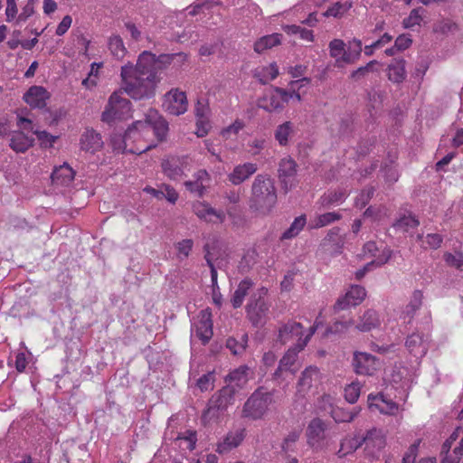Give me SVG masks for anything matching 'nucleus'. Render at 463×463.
<instances>
[{
	"label": "nucleus",
	"instance_id": "57",
	"mask_svg": "<svg viewBox=\"0 0 463 463\" xmlns=\"http://www.w3.org/2000/svg\"><path fill=\"white\" fill-rule=\"evenodd\" d=\"M345 43L340 39H334L329 43L330 55L338 58L345 51Z\"/></svg>",
	"mask_w": 463,
	"mask_h": 463
},
{
	"label": "nucleus",
	"instance_id": "20",
	"mask_svg": "<svg viewBox=\"0 0 463 463\" xmlns=\"http://www.w3.org/2000/svg\"><path fill=\"white\" fill-rule=\"evenodd\" d=\"M194 213L197 217L206 222H212L213 217H216L220 222L225 219V214L222 211H216L209 203L197 202L193 205Z\"/></svg>",
	"mask_w": 463,
	"mask_h": 463
},
{
	"label": "nucleus",
	"instance_id": "37",
	"mask_svg": "<svg viewBox=\"0 0 463 463\" xmlns=\"http://www.w3.org/2000/svg\"><path fill=\"white\" fill-rule=\"evenodd\" d=\"M294 132V126L290 121H286L277 127L274 132V137L280 146L288 144L289 137Z\"/></svg>",
	"mask_w": 463,
	"mask_h": 463
},
{
	"label": "nucleus",
	"instance_id": "17",
	"mask_svg": "<svg viewBox=\"0 0 463 463\" xmlns=\"http://www.w3.org/2000/svg\"><path fill=\"white\" fill-rule=\"evenodd\" d=\"M48 99L49 93L42 86H32L24 95V100L32 108H44Z\"/></svg>",
	"mask_w": 463,
	"mask_h": 463
},
{
	"label": "nucleus",
	"instance_id": "30",
	"mask_svg": "<svg viewBox=\"0 0 463 463\" xmlns=\"http://www.w3.org/2000/svg\"><path fill=\"white\" fill-rule=\"evenodd\" d=\"M362 447L361 437L354 435V437L345 436L340 441V448L336 452L338 458H342L349 454L354 453Z\"/></svg>",
	"mask_w": 463,
	"mask_h": 463
},
{
	"label": "nucleus",
	"instance_id": "25",
	"mask_svg": "<svg viewBox=\"0 0 463 463\" xmlns=\"http://www.w3.org/2000/svg\"><path fill=\"white\" fill-rule=\"evenodd\" d=\"M405 63L404 59L392 60L387 67L389 80L394 83H402L406 79Z\"/></svg>",
	"mask_w": 463,
	"mask_h": 463
},
{
	"label": "nucleus",
	"instance_id": "14",
	"mask_svg": "<svg viewBox=\"0 0 463 463\" xmlns=\"http://www.w3.org/2000/svg\"><path fill=\"white\" fill-rule=\"evenodd\" d=\"M303 326L300 323L296 321H288L279 327L277 341L281 345H286L298 337V343L302 342Z\"/></svg>",
	"mask_w": 463,
	"mask_h": 463
},
{
	"label": "nucleus",
	"instance_id": "44",
	"mask_svg": "<svg viewBox=\"0 0 463 463\" xmlns=\"http://www.w3.org/2000/svg\"><path fill=\"white\" fill-rule=\"evenodd\" d=\"M175 247L177 250V259L179 260H184L189 257L194 247V241L191 239H184L176 242Z\"/></svg>",
	"mask_w": 463,
	"mask_h": 463
},
{
	"label": "nucleus",
	"instance_id": "35",
	"mask_svg": "<svg viewBox=\"0 0 463 463\" xmlns=\"http://www.w3.org/2000/svg\"><path fill=\"white\" fill-rule=\"evenodd\" d=\"M162 168L164 174L173 180L180 178L184 174L180 162L177 158L173 157L164 160L162 162Z\"/></svg>",
	"mask_w": 463,
	"mask_h": 463
},
{
	"label": "nucleus",
	"instance_id": "54",
	"mask_svg": "<svg viewBox=\"0 0 463 463\" xmlns=\"http://www.w3.org/2000/svg\"><path fill=\"white\" fill-rule=\"evenodd\" d=\"M420 443V439H418L409 447L407 452L402 458V463H415Z\"/></svg>",
	"mask_w": 463,
	"mask_h": 463
},
{
	"label": "nucleus",
	"instance_id": "38",
	"mask_svg": "<svg viewBox=\"0 0 463 463\" xmlns=\"http://www.w3.org/2000/svg\"><path fill=\"white\" fill-rule=\"evenodd\" d=\"M345 198L346 194L343 191H330L320 197L319 203L322 208L328 209L342 203Z\"/></svg>",
	"mask_w": 463,
	"mask_h": 463
},
{
	"label": "nucleus",
	"instance_id": "40",
	"mask_svg": "<svg viewBox=\"0 0 463 463\" xmlns=\"http://www.w3.org/2000/svg\"><path fill=\"white\" fill-rule=\"evenodd\" d=\"M342 218V214L339 212H328L317 216L313 223L311 224L312 229H318L329 225Z\"/></svg>",
	"mask_w": 463,
	"mask_h": 463
},
{
	"label": "nucleus",
	"instance_id": "61",
	"mask_svg": "<svg viewBox=\"0 0 463 463\" xmlns=\"http://www.w3.org/2000/svg\"><path fill=\"white\" fill-rule=\"evenodd\" d=\"M411 43L412 40L410 37L402 34L396 38L394 45L398 51H403L408 49Z\"/></svg>",
	"mask_w": 463,
	"mask_h": 463
},
{
	"label": "nucleus",
	"instance_id": "55",
	"mask_svg": "<svg viewBox=\"0 0 463 463\" xmlns=\"http://www.w3.org/2000/svg\"><path fill=\"white\" fill-rule=\"evenodd\" d=\"M184 186L186 190L198 197H202L203 195L205 187L201 181H186L184 183Z\"/></svg>",
	"mask_w": 463,
	"mask_h": 463
},
{
	"label": "nucleus",
	"instance_id": "5",
	"mask_svg": "<svg viewBox=\"0 0 463 463\" xmlns=\"http://www.w3.org/2000/svg\"><path fill=\"white\" fill-rule=\"evenodd\" d=\"M237 389L232 384H227L220 391L214 393L207 403V408L203 411L202 420L204 424L207 422L217 420L233 404Z\"/></svg>",
	"mask_w": 463,
	"mask_h": 463
},
{
	"label": "nucleus",
	"instance_id": "15",
	"mask_svg": "<svg viewBox=\"0 0 463 463\" xmlns=\"http://www.w3.org/2000/svg\"><path fill=\"white\" fill-rule=\"evenodd\" d=\"M366 297V290L359 285L352 286L343 298H340L335 304V310H344L350 306H358Z\"/></svg>",
	"mask_w": 463,
	"mask_h": 463
},
{
	"label": "nucleus",
	"instance_id": "6",
	"mask_svg": "<svg viewBox=\"0 0 463 463\" xmlns=\"http://www.w3.org/2000/svg\"><path fill=\"white\" fill-rule=\"evenodd\" d=\"M267 288H260L254 292L246 306L247 317L252 326L259 327L262 326L268 317L269 305L267 302L266 295Z\"/></svg>",
	"mask_w": 463,
	"mask_h": 463
},
{
	"label": "nucleus",
	"instance_id": "22",
	"mask_svg": "<svg viewBox=\"0 0 463 463\" xmlns=\"http://www.w3.org/2000/svg\"><path fill=\"white\" fill-rule=\"evenodd\" d=\"M101 136L93 129H86L80 137L81 149L94 153L102 147Z\"/></svg>",
	"mask_w": 463,
	"mask_h": 463
},
{
	"label": "nucleus",
	"instance_id": "3",
	"mask_svg": "<svg viewBox=\"0 0 463 463\" xmlns=\"http://www.w3.org/2000/svg\"><path fill=\"white\" fill-rule=\"evenodd\" d=\"M275 390L269 391L264 386L258 387L246 400L241 410V418L250 420H261L274 402Z\"/></svg>",
	"mask_w": 463,
	"mask_h": 463
},
{
	"label": "nucleus",
	"instance_id": "31",
	"mask_svg": "<svg viewBox=\"0 0 463 463\" xmlns=\"http://www.w3.org/2000/svg\"><path fill=\"white\" fill-rule=\"evenodd\" d=\"M372 399L381 402L382 404L370 402L369 407L375 406L383 414L394 415L398 411V404L392 400H387L383 393H378L376 396L369 395L368 400Z\"/></svg>",
	"mask_w": 463,
	"mask_h": 463
},
{
	"label": "nucleus",
	"instance_id": "12",
	"mask_svg": "<svg viewBox=\"0 0 463 463\" xmlns=\"http://www.w3.org/2000/svg\"><path fill=\"white\" fill-rule=\"evenodd\" d=\"M352 366L356 374L373 375L377 370V358L371 354L355 351L353 354Z\"/></svg>",
	"mask_w": 463,
	"mask_h": 463
},
{
	"label": "nucleus",
	"instance_id": "48",
	"mask_svg": "<svg viewBox=\"0 0 463 463\" xmlns=\"http://www.w3.org/2000/svg\"><path fill=\"white\" fill-rule=\"evenodd\" d=\"M349 7L350 5H347L346 4L336 2L328 7L325 13H323V16L341 17L348 11Z\"/></svg>",
	"mask_w": 463,
	"mask_h": 463
},
{
	"label": "nucleus",
	"instance_id": "47",
	"mask_svg": "<svg viewBox=\"0 0 463 463\" xmlns=\"http://www.w3.org/2000/svg\"><path fill=\"white\" fill-rule=\"evenodd\" d=\"M423 9L421 7L414 8L411 11L408 17L403 19L402 25L404 28H411L414 25H419L422 21L421 12Z\"/></svg>",
	"mask_w": 463,
	"mask_h": 463
},
{
	"label": "nucleus",
	"instance_id": "10",
	"mask_svg": "<svg viewBox=\"0 0 463 463\" xmlns=\"http://www.w3.org/2000/svg\"><path fill=\"white\" fill-rule=\"evenodd\" d=\"M361 441L366 456L376 458L386 446V435L382 429L372 428L361 437Z\"/></svg>",
	"mask_w": 463,
	"mask_h": 463
},
{
	"label": "nucleus",
	"instance_id": "34",
	"mask_svg": "<svg viewBox=\"0 0 463 463\" xmlns=\"http://www.w3.org/2000/svg\"><path fill=\"white\" fill-rule=\"evenodd\" d=\"M422 291L416 289L412 292L411 300L403 311L404 318L408 317V323L411 321L417 311L420 308L422 305Z\"/></svg>",
	"mask_w": 463,
	"mask_h": 463
},
{
	"label": "nucleus",
	"instance_id": "28",
	"mask_svg": "<svg viewBox=\"0 0 463 463\" xmlns=\"http://www.w3.org/2000/svg\"><path fill=\"white\" fill-rule=\"evenodd\" d=\"M195 336L206 345L213 336V322L210 316L203 315L195 326Z\"/></svg>",
	"mask_w": 463,
	"mask_h": 463
},
{
	"label": "nucleus",
	"instance_id": "27",
	"mask_svg": "<svg viewBox=\"0 0 463 463\" xmlns=\"http://www.w3.org/2000/svg\"><path fill=\"white\" fill-rule=\"evenodd\" d=\"M33 138L22 131H14L10 138V147L17 153H24L33 145Z\"/></svg>",
	"mask_w": 463,
	"mask_h": 463
},
{
	"label": "nucleus",
	"instance_id": "58",
	"mask_svg": "<svg viewBox=\"0 0 463 463\" xmlns=\"http://www.w3.org/2000/svg\"><path fill=\"white\" fill-rule=\"evenodd\" d=\"M214 382V376L213 373H208L202 375L196 383V385L200 388L201 391H207L213 387Z\"/></svg>",
	"mask_w": 463,
	"mask_h": 463
},
{
	"label": "nucleus",
	"instance_id": "56",
	"mask_svg": "<svg viewBox=\"0 0 463 463\" xmlns=\"http://www.w3.org/2000/svg\"><path fill=\"white\" fill-rule=\"evenodd\" d=\"M33 133L37 136L39 141L41 142V146L44 147H51L57 139V137L51 135L47 131L35 130Z\"/></svg>",
	"mask_w": 463,
	"mask_h": 463
},
{
	"label": "nucleus",
	"instance_id": "53",
	"mask_svg": "<svg viewBox=\"0 0 463 463\" xmlns=\"http://www.w3.org/2000/svg\"><path fill=\"white\" fill-rule=\"evenodd\" d=\"M374 191V187L373 186L362 190L360 194L355 199V205L359 208H364L373 197Z\"/></svg>",
	"mask_w": 463,
	"mask_h": 463
},
{
	"label": "nucleus",
	"instance_id": "42",
	"mask_svg": "<svg viewBox=\"0 0 463 463\" xmlns=\"http://www.w3.org/2000/svg\"><path fill=\"white\" fill-rule=\"evenodd\" d=\"M359 410L354 409L353 411H347L343 408H334L331 410V417L337 423L351 422L358 415Z\"/></svg>",
	"mask_w": 463,
	"mask_h": 463
},
{
	"label": "nucleus",
	"instance_id": "1",
	"mask_svg": "<svg viewBox=\"0 0 463 463\" xmlns=\"http://www.w3.org/2000/svg\"><path fill=\"white\" fill-rule=\"evenodd\" d=\"M187 60L184 52L156 55L149 51L142 52L134 65L128 62L121 67V87L131 99L135 100L148 99L155 96L160 74L170 64L182 65Z\"/></svg>",
	"mask_w": 463,
	"mask_h": 463
},
{
	"label": "nucleus",
	"instance_id": "19",
	"mask_svg": "<svg viewBox=\"0 0 463 463\" xmlns=\"http://www.w3.org/2000/svg\"><path fill=\"white\" fill-rule=\"evenodd\" d=\"M326 430V425L321 419L315 418L311 420L307 428L308 444L315 446L324 439Z\"/></svg>",
	"mask_w": 463,
	"mask_h": 463
},
{
	"label": "nucleus",
	"instance_id": "50",
	"mask_svg": "<svg viewBox=\"0 0 463 463\" xmlns=\"http://www.w3.org/2000/svg\"><path fill=\"white\" fill-rule=\"evenodd\" d=\"M443 241V237L439 233H429L425 237V241H423V244H421V247L424 249L430 248L432 250L439 249Z\"/></svg>",
	"mask_w": 463,
	"mask_h": 463
},
{
	"label": "nucleus",
	"instance_id": "29",
	"mask_svg": "<svg viewBox=\"0 0 463 463\" xmlns=\"http://www.w3.org/2000/svg\"><path fill=\"white\" fill-rule=\"evenodd\" d=\"M379 326L380 318L377 312L373 309H368L360 317L356 328L362 332H368Z\"/></svg>",
	"mask_w": 463,
	"mask_h": 463
},
{
	"label": "nucleus",
	"instance_id": "64",
	"mask_svg": "<svg viewBox=\"0 0 463 463\" xmlns=\"http://www.w3.org/2000/svg\"><path fill=\"white\" fill-rule=\"evenodd\" d=\"M34 14V5L27 3L23 8L21 14L18 15L17 22H25L30 16Z\"/></svg>",
	"mask_w": 463,
	"mask_h": 463
},
{
	"label": "nucleus",
	"instance_id": "60",
	"mask_svg": "<svg viewBox=\"0 0 463 463\" xmlns=\"http://www.w3.org/2000/svg\"><path fill=\"white\" fill-rule=\"evenodd\" d=\"M209 109L207 106L198 101L195 106V116L197 118L196 125L204 124V119H207Z\"/></svg>",
	"mask_w": 463,
	"mask_h": 463
},
{
	"label": "nucleus",
	"instance_id": "7",
	"mask_svg": "<svg viewBox=\"0 0 463 463\" xmlns=\"http://www.w3.org/2000/svg\"><path fill=\"white\" fill-rule=\"evenodd\" d=\"M123 90L114 91L101 114V120L106 123H111L116 119H122L128 116L131 108L129 99L121 97Z\"/></svg>",
	"mask_w": 463,
	"mask_h": 463
},
{
	"label": "nucleus",
	"instance_id": "62",
	"mask_svg": "<svg viewBox=\"0 0 463 463\" xmlns=\"http://www.w3.org/2000/svg\"><path fill=\"white\" fill-rule=\"evenodd\" d=\"M71 17L70 15H65L57 26L56 34L59 36L63 35L71 27Z\"/></svg>",
	"mask_w": 463,
	"mask_h": 463
},
{
	"label": "nucleus",
	"instance_id": "41",
	"mask_svg": "<svg viewBox=\"0 0 463 463\" xmlns=\"http://www.w3.org/2000/svg\"><path fill=\"white\" fill-rule=\"evenodd\" d=\"M108 45L111 54L118 60L123 59L128 52L123 40L119 35L110 36Z\"/></svg>",
	"mask_w": 463,
	"mask_h": 463
},
{
	"label": "nucleus",
	"instance_id": "13",
	"mask_svg": "<svg viewBox=\"0 0 463 463\" xmlns=\"http://www.w3.org/2000/svg\"><path fill=\"white\" fill-rule=\"evenodd\" d=\"M297 167L296 161L291 157H284L279 161L278 177L285 193H288L295 185L294 179L297 175Z\"/></svg>",
	"mask_w": 463,
	"mask_h": 463
},
{
	"label": "nucleus",
	"instance_id": "43",
	"mask_svg": "<svg viewBox=\"0 0 463 463\" xmlns=\"http://www.w3.org/2000/svg\"><path fill=\"white\" fill-rule=\"evenodd\" d=\"M420 224L419 220L410 213L400 217L394 223L393 227L403 232H408L411 228H415Z\"/></svg>",
	"mask_w": 463,
	"mask_h": 463
},
{
	"label": "nucleus",
	"instance_id": "32",
	"mask_svg": "<svg viewBox=\"0 0 463 463\" xmlns=\"http://www.w3.org/2000/svg\"><path fill=\"white\" fill-rule=\"evenodd\" d=\"M282 34L280 33H272L269 35H264L258 39L254 43V51L257 53H262L267 50H269L277 45H279L282 41Z\"/></svg>",
	"mask_w": 463,
	"mask_h": 463
},
{
	"label": "nucleus",
	"instance_id": "51",
	"mask_svg": "<svg viewBox=\"0 0 463 463\" xmlns=\"http://www.w3.org/2000/svg\"><path fill=\"white\" fill-rule=\"evenodd\" d=\"M352 325L353 319L336 320L332 326L326 329V334H340L345 332Z\"/></svg>",
	"mask_w": 463,
	"mask_h": 463
},
{
	"label": "nucleus",
	"instance_id": "46",
	"mask_svg": "<svg viewBox=\"0 0 463 463\" xmlns=\"http://www.w3.org/2000/svg\"><path fill=\"white\" fill-rule=\"evenodd\" d=\"M361 392V384L359 382H354L345 388V398L349 403L357 402Z\"/></svg>",
	"mask_w": 463,
	"mask_h": 463
},
{
	"label": "nucleus",
	"instance_id": "16",
	"mask_svg": "<svg viewBox=\"0 0 463 463\" xmlns=\"http://www.w3.org/2000/svg\"><path fill=\"white\" fill-rule=\"evenodd\" d=\"M258 170L257 165L247 162L236 165L232 172L228 175V180L234 185H239L248 180Z\"/></svg>",
	"mask_w": 463,
	"mask_h": 463
},
{
	"label": "nucleus",
	"instance_id": "49",
	"mask_svg": "<svg viewBox=\"0 0 463 463\" xmlns=\"http://www.w3.org/2000/svg\"><path fill=\"white\" fill-rule=\"evenodd\" d=\"M378 64V61L375 60H373L369 61L365 66L359 67L357 70L354 71L350 78L354 80H359L363 78H364L369 72L374 71V65Z\"/></svg>",
	"mask_w": 463,
	"mask_h": 463
},
{
	"label": "nucleus",
	"instance_id": "39",
	"mask_svg": "<svg viewBox=\"0 0 463 463\" xmlns=\"http://www.w3.org/2000/svg\"><path fill=\"white\" fill-rule=\"evenodd\" d=\"M307 222L306 215L302 214L293 221L289 228H288L281 235L280 240H290L295 238L303 230Z\"/></svg>",
	"mask_w": 463,
	"mask_h": 463
},
{
	"label": "nucleus",
	"instance_id": "24",
	"mask_svg": "<svg viewBox=\"0 0 463 463\" xmlns=\"http://www.w3.org/2000/svg\"><path fill=\"white\" fill-rule=\"evenodd\" d=\"M245 438V429H239L235 431L229 432L223 441L218 445L217 451L219 453L227 452L237 448Z\"/></svg>",
	"mask_w": 463,
	"mask_h": 463
},
{
	"label": "nucleus",
	"instance_id": "63",
	"mask_svg": "<svg viewBox=\"0 0 463 463\" xmlns=\"http://www.w3.org/2000/svg\"><path fill=\"white\" fill-rule=\"evenodd\" d=\"M6 9H5V15H6V21H11L15 17L17 14V6L15 0H6Z\"/></svg>",
	"mask_w": 463,
	"mask_h": 463
},
{
	"label": "nucleus",
	"instance_id": "52",
	"mask_svg": "<svg viewBox=\"0 0 463 463\" xmlns=\"http://www.w3.org/2000/svg\"><path fill=\"white\" fill-rule=\"evenodd\" d=\"M443 259L450 267L460 269L463 266V253L457 252L453 254L450 252H445Z\"/></svg>",
	"mask_w": 463,
	"mask_h": 463
},
{
	"label": "nucleus",
	"instance_id": "11",
	"mask_svg": "<svg viewBox=\"0 0 463 463\" xmlns=\"http://www.w3.org/2000/svg\"><path fill=\"white\" fill-rule=\"evenodd\" d=\"M163 106L171 115L184 114L188 106L185 92L180 91L178 89L171 90L165 94Z\"/></svg>",
	"mask_w": 463,
	"mask_h": 463
},
{
	"label": "nucleus",
	"instance_id": "45",
	"mask_svg": "<svg viewBox=\"0 0 463 463\" xmlns=\"http://www.w3.org/2000/svg\"><path fill=\"white\" fill-rule=\"evenodd\" d=\"M248 341V335H242L241 337V341L233 337H230L226 341V347L230 349V351L233 354H240L245 351Z\"/></svg>",
	"mask_w": 463,
	"mask_h": 463
},
{
	"label": "nucleus",
	"instance_id": "21",
	"mask_svg": "<svg viewBox=\"0 0 463 463\" xmlns=\"http://www.w3.org/2000/svg\"><path fill=\"white\" fill-rule=\"evenodd\" d=\"M74 176V170L68 164H63L55 167L51 178L53 184L66 186L73 181Z\"/></svg>",
	"mask_w": 463,
	"mask_h": 463
},
{
	"label": "nucleus",
	"instance_id": "4",
	"mask_svg": "<svg viewBox=\"0 0 463 463\" xmlns=\"http://www.w3.org/2000/svg\"><path fill=\"white\" fill-rule=\"evenodd\" d=\"M154 132L158 140L163 141L168 132L167 121L159 116L156 111H150L146 116V120H137L134 122L125 132L123 141L125 147L127 146L128 140L135 137L137 133L148 134Z\"/></svg>",
	"mask_w": 463,
	"mask_h": 463
},
{
	"label": "nucleus",
	"instance_id": "23",
	"mask_svg": "<svg viewBox=\"0 0 463 463\" xmlns=\"http://www.w3.org/2000/svg\"><path fill=\"white\" fill-rule=\"evenodd\" d=\"M249 372L250 368L247 365H241L226 376V381L228 384H232L237 389L238 392L248 383Z\"/></svg>",
	"mask_w": 463,
	"mask_h": 463
},
{
	"label": "nucleus",
	"instance_id": "2",
	"mask_svg": "<svg viewBox=\"0 0 463 463\" xmlns=\"http://www.w3.org/2000/svg\"><path fill=\"white\" fill-rule=\"evenodd\" d=\"M275 181L267 174L255 176L249 197L248 205L251 212L268 215L277 203Z\"/></svg>",
	"mask_w": 463,
	"mask_h": 463
},
{
	"label": "nucleus",
	"instance_id": "59",
	"mask_svg": "<svg viewBox=\"0 0 463 463\" xmlns=\"http://www.w3.org/2000/svg\"><path fill=\"white\" fill-rule=\"evenodd\" d=\"M244 127V124L241 120H235L232 125H230L229 127L223 128L221 132V135L222 136V137L228 139L231 136V134H238V132L242 129Z\"/></svg>",
	"mask_w": 463,
	"mask_h": 463
},
{
	"label": "nucleus",
	"instance_id": "18",
	"mask_svg": "<svg viewBox=\"0 0 463 463\" xmlns=\"http://www.w3.org/2000/svg\"><path fill=\"white\" fill-rule=\"evenodd\" d=\"M405 346L414 356L422 357L428 351V341L423 334L412 333L407 337Z\"/></svg>",
	"mask_w": 463,
	"mask_h": 463
},
{
	"label": "nucleus",
	"instance_id": "36",
	"mask_svg": "<svg viewBox=\"0 0 463 463\" xmlns=\"http://www.w3.org/2000/svg\"><path fill=\"white\" fill-rule=\"evenodd\" d=\"M251 287L252 282L249 279H245L240 282L231 300L234 308H238L242 305L244 298L247 296Z\"/></svg>",
	"mask_w": 463,
	"mask_h": 463
},
{
	"label": "nucleus",
	"instance_id": "8",
	"mask_svg": "<svg viewBox=\"0 0 463 463\" xmlns=\"http://www.w3.org/2000/svg\"><path fill=\"white\" fill-rule=\"evenodd\" d=\"M293 95L290 91L279 87L271 86L265 94L258 99L257 105L267 112L281 111L284 103H288Z\"/></svg>",
	"mask_w": 463,
	"mask_h": 463
},
{
	"label": "nucleus",
	"instance_id": "33",
	"mask_svg": "<svg viewBox=\"0 0 463 463\" xmlns=\"http://www.w3.org/2000/svg\"><path fill=\"white\" fill-rule=\"evenodd\" d=\"M279 75V69L275 62L268 66H263L255 69L253 77L257 79L262 85L267 84L269 81L274 80Z\"/></svg>",
	"mask_w": 463,
	"mask_h": 463
},
{
	"label": "nucleus",
	"instance_id": "26",
	"mask_svg": "<svg viewBox=\"0 0 463 463\" xmlns=\"http://www.w3.org/2000/svg\"><path fill=\"white\" fill-rule=\"evenodd\" d=\"M319 371L317 367L308 366L301 373L298 382V392L306 393L312 386L313 382L317 380Z\"/></svg>",
	"mask_w": 463,
	"mask_h": 463
},
{
	"label": "nucleus",
	"instance_id": "9",
	"mask_svg": "<svg viewBox=\"0 0 463 463\" xmlns=\"http://www.w3.org/2000/svg\"><path fill=\"white\" fill-rule=\"evenodd\" d=\"M307 342L308 337H305L302 342H298L288 349L279 360V366L273 373V377L275 379L281 378L283 373L287 372L291 374H295L298 372L299 368V365L298 364V354L305 348Z\"/></svg>",
	"mask_w": 463,
	"mask_h": 463
}]
</instances>
